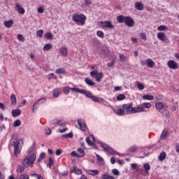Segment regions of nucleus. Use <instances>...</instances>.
<instances>
[{
    "label": "nucleus",
    "mask_w": 179,
    "mask_h": 179,
    "mask_svg": "<svg viewBox=\"0 0 179 179\" xmlns=\"http://www.w3.org/2000/svg\"><path fill=\"white\" fill-rule=\"evenodd\" d=\"M35 149V144L33 143L28 149V156H30L31 155H36V153L34 152Z\"/></svg>",
    "instance_id": "obj_18"
},
{
    "label": "nucleus",
    "mask_w": 179,
    "mask_h": 179,
    "mask_svg": "<svg viewBox=\"0 0 179 179\" xmlns=\"http://www.w3.org/2000/svg\"><path fill=\"white\" fill-rule=\"evenodd\" d=\"M96 36L100 37V38H104V32H103V31H97Z\"/></svg>",
    "instance_id": "obj_44"
},
{
    "label": "nucleus",
    "mask_w": 179,
    "mask_h": 179,
    "mask_svg": "<svg viewBox=\"0 0 179 179\" xmlns=\"http://www.w3.org/2000/svg\"><path fill=\"white\" fill-rule=\"evenodd\" d=\"M24 169H26V166L23 165H18L17 171H19V173H23V171H24Z\"/></svg>",
    "instance_id": "obj_43"
},
{
    "label": "nucleus",
    "mask_w": 179,
    "mask_h": 179,
    "mask_svg": "<svg viewBox=\"0 0 179 179\" xmlns=\"http://www.w3.org/2000/svg\"><path fill=\"white\" fill-rule=\"evenodd\" d=\"M54 163V159L51 158V157H49V163L47 164V166L49 167V169H51V166H52Z\"/></svg>",
    "instance_id": "obj_50"
},
{
    "label": "nucleus",
    "mask_w": 179,
    "mask_h": 179,
    "mask_svg": "<svg viewBox=\"0 0 179 179\" xmlns=\"http://www.w3.org/2000/svg\"><path fill=\"white\" fill-rule=\"evenodd\" d=\"M61 155H62V150L57 149L56 150V156H61Z\"/></svg>",
    "instance_id": "obj_64"
},
{
    "label": "nucleus",
    "mask_w": 179,
    "mask_h": 179,
    "mask_svg": "<svg viewBox=\"0 0 179 179\" xmlns=\"http://www.w3.org/2000/svg\"><path fill=\"white\" fill-rule=\"evenodd\" d=\"M71 90H72V88L69 87H66L65 88H64L63 92L64 94H68V93H69Z\"/></svg>",
    "instance_id": "obj_49"
},
{
    "label": "nucleus",
    "mask_w": 179,
    "mask_h": 179,
    "mask_svg": "<svg viewBox=\"0 0 179 179\" xmlns=\"http://www.w3.org/2000/svg\"><path fill=\"white\" fill-rule=\"evenodd\" d=\"M45 101H47V99L45 98L39 99L38 101H36L33 106V110H32L33 113H36V108H37V106H36L43 104V103H45Z\"/></svg>",
    "instance_id": "obj_12"
},
{
    "label": "nucleus",
    "mask_w": 179,
    "mask_h": 179,
    "mask_svg": "<svg viewBox=\"0 0 179 179\" xmlns=\"http://www.w3.org/2000/svg\"><path fill=\"white\" fill-rule=\"evenodd\" d=\"M71 155L73 156V157H80L79 154L76 153V151H73Z\"/></svg>",
    "instance_id": "obj_60"
},
{
    "label": "nucleus",
    "mask_w": 179,
    "mask_h": 179,
    "mask_svg": "<svg viewBox=\"0 0 179 179\" xmlns=\"http://www.w3.org/2000/svg\"><path fill=\"white\" fill-rule=\"evenodd\" d=\"M159 113L165 115L166 118L170 117V112H169V110H167V108H166L165 106H164L161 110H159Z\"/></svg>",
    "instance_id": "obj_14"
},
{
    "label": "nucleus",
    "mask_w": 179,
    "mask_h": 179,
    "mask_svg": "<svg viewBox=\"0 0 179 179\" xmlns=\"http://www.w3.org/2000/svg\"><path fill=\"white\" fill-rule=\"evenodd\" d=\"M18 179H29V175L27 174H21L20 177H18Z\"/></svg>",
    "instance_id": "obj_52"
},
{
    "label": "nucleus",
    "mask_w": 179,
    "mask_h": 179,
    "mask_svg": "<svg viewBox=\"0 0 179 179\" xmlns=\"http://www.w3.org/2000/svg\"><path fill=\"white\" fill-rule=\"evenodd\" d=\"M12 146L14 148V156L17 157L20 155L22 147L23 146V139L16 140L11 142Z\"/></svg>",
    "instance_id": "obj_3"
},
{
    "label": "nucleus",
    "mask_w": 179,
    "mask_h": 179,
    "mask_svg": "<svg viewBox=\"0 0 179 179\" xmlns=\"http://www.w3.org/2000/svg\"><path fill=\"white\" fill-rule=\"evenodd\" d=\"M17 40H19V41H22L23 43L24 41V36H23L22 34H17Z\"/></svg>",
    "instance_id": "obj_53"
},
{
    "label": "nucleus",
    "mask_w": 179,
    "mask_h": 179,
    "mask_svg": "<svg viewBox=\"0 0 179 179\" xmlns=\"http://www.w3.org/2000/svg\"><path fill=\"white\" fill-rule=\"evenodd\" d=\"M124 23L128 27H132L135 24V21L132 17L126 16Z\"/></svg>",
    "instance_id": "obj_9"
},
{
    "label": "nucleus",
    "mask_w": 179,
    "mask_h": 179,
    "mask_svg": "<svg viewBox=\"0 0 179 179\" xmlns=\"http://www.w3.org/2000/svg\"><path fill=\"white\" fill-rule=\"evenodd\" d=\"M12 24H13V20H10L8 21H4V26L6 27H12Z\"/></svg>",
    "instance_id": "obj_30"
},
{
    "label": "nucleus",
    "mask_w": 179,
    "mask_h": 179,
    "mask_svg": "<svg viewBox=\"0 0 179 179\" xmlns=\"http://www.w3.org/2000/svg\"><path fill=\"white\" fill-rule=\"evenodd\" d=\"M38 13H44V6H41L39 8H38Z\"/></svg>",
    "instance_id": "obj_57"
},
{
    "label": "nucleus",
    "mask_w": 179,
    "mask_h": 179,
    "mask_svg": "<svg viewBox=\"0 0 179 179\" xmlns=\"http://www.w3.org/2000/svg\"><path fill=\"white\" fill-rule=\"evenodd\" d=\"M55 73H57V75H62L65 73V69L59 68L57 69L55 71Z\"/></svg>",
    "instance_id": "obj_39"
},
{
    "label": "nucleus",
    "mask_w": 179,
    "mask_h": 179,
    "mask_svg": "<svg viewBox=\"0 0 179 179\" xmlns=\"http://www.w3.org/2000/svg\"><path fill=\"white\" fill-rule=\"evenodd\" d=\"M72 92H76L77 93H80L81 94H85V96H86L87 97V99H92V92L90 91L87 92L86 90H80L78 87H73V89H71Z\"/></svg>",
    "instance_id": "obj_7"
},
{
    "label": "nucleus",
    "mask_w": 179,
    "mask_h": 179,
    "mask_svg": "<svg viewBox=\"0 0 179 179\" xmlns=\"http://www.w3.org/2000/svg\"><path fill=\"white\" fill-rule=\"evenodd\" d=\"M120 61H123V62H125V61H127V57H125V55L122 54L120 55Z\"/></svg>",
    "instance_id": "obj_58"
},
{
    "label": "nucleus",
    "mask_w": 179,
    "mask_h": 179,
    "mask_svg": "<svg viewBox=\"0 0 179 179\" xmlns=\"http://www.w3.org/2000/svg\"><path fill=\"white\" fill-rule=\"evenodd\" d=\"M102 179H115V178H114V176H111L110 175H108V173H103L101 176Z\"/></svg>",
    "instance_id": "obj_35"
},
{
    "label": "nucleus",
    "mask_w": 179,
    "mask_h": 179,
    "mask_svg": "<svg viewBox=\"0 0 179 179\" xmlns=\"http://www.w3.org/2000/svg\"><path fill=\"white\" fill-rule=\"evenodd\" d=\"M140 37H141V40H145V41H146V34L141 33L140 34Z\"/></svg>",
    "instance_id": "obj_61"
},
{
    "label": "nucleus",
    "mask_w": 179,
    "mask_h": 179,
    "mask_svg": "<svg viewBox=\"0 0 179 179\" xmlns=\"http://www.w3.org/2000/svg\"><path fill=\"white\" fill-rule=\"evenodd\" d=\"M91 99L92 100V101H94L95 103H100V101L103 100L101 98H99L94 95H92Z\"/></svg>",
    "instance_id": "obj_38"
},
{
    "label": "nucleus",
    "mask_w": 179,
    "mask_h": 179,
    "mask_svg": "<svg viewBox=\"0 0 179 179\" xmlns=\"http://www.w3.org/2000/svg\"><path fill=\"white\" fill-rule=\"evenodd\" d=\"M137 87H138V90H143V89H145V85H143V84L139 83L137 84Z\"/></svg>",
    "instance_id": "obj_54"
},
{
    "label": "nucleus",
    "mask_w": 179,
    "mask_h": 179,
    "mask_svg": "<svg viewBox=\"0 0 179 179\" xmlns=\"http://www.w3.org/2000/svg\"><path fill=\"white\" fill-rule=\"evenodd\" d=\"M45 134L47 135H51V129L50 127H46L45 129Z\"/></svg>",
    "instance_id": "obj_56"
},
{
    "label": "nucleus",
    "mask_w": 179,
    "mask_h": 179,
    "mask_svg": "<svg viewBox=\"0 0 179 179\" xmlns=\"http://www.w3.org/2000/svg\"><path fill=\"white\" fill-rule=\"evenodd\" d=\"M10 99L12 106H16V103H17V99H16V95L15 94H11Z\"/></svg>",
    "instance_id": "obj_19"
},
{
    "label": "nucleus",
    "mask_w": 179,
    "mask_h": 179,
    "mask_svg": "<svg viewBox=\"0 0 179 179\" xmlns=\"http://www.w3.org/2000/svg\"><path fill=\"white\" fill-rule=\"evenodd\" d=\"M71 173H75V174H82V171L76 166H73L71 170Z\"/></svg>",
    "instance_id": "obj_21"
},
{
    "label": "nucleus",
    "mask_w": 179,
    "mask_h": 179,
    "mask_svg": "<svg viewBox=\"0 0 179 179\" xmlns=\"http://www.w3.org/2000/svg\"><path fill=\"white\" fill-rule=\"evenodd\" d=\"M72 20L76 23H80L83 26L86 23V16L83 14H74Z\"/></svg>",
    "instance_id": "obj_5"
},
{
    "label": "nucleus",
    "mask_w": 179,
    "mask_h": 179,
    "mask_svg": "<svg viewBox=\"0 0 179 179\" xmlns=\"http://www.w3.org/2000/svg\"><path fill=\"white\" fill-rule=\"evenodd\" d=\"M45 157V152H41L39 156V158L38 159V163H40V162H41L43 159H44Z\"/></svg>",
    "instance_id": "obj_47"
},
{
    "label": "nucleus",
    "mask_w": 179,
    "mask_h": 179,
    "mask_svg": "<svg viewBox=\"0 0 179 179\" xmlns=\"http://www.w3.org/2000/svg\"><path fill=\"white\" fill-rule=\"evenodd\" d=\"M143 107L144 108H150V107H152V103L145 102L143 103Z\"/></svg>",
    "instance_id": "obj_46"
},
{
    "label": "nucleus",
    "mask_w": 179,
    "mask_h": 179,
    "mask_svg": "<svg viewBox=\"0 0 179 179\" xmlns=\"http://www.w3.org/2000/svg\"><path fill=\"white\" fill-rule=\"evenodd\" d=\"M50 50H52V45L50 43H47L43 47V51H50Z\"/></svg>",
    "instance_id": "obj_32"
},
{
    "label": "nucleus",
    "mask_w": 179,
    "mask_h": 179,
    "mask_svg": "<svg viewBox=\"0 0 179 179\" xmlns=\"http://www.w3.org/2000/svg\"><path fill=\"white\" fill-rule=\"evenodd\" d=\"M16 8H17V12H18V13H20V15H24V8H23V7H22V6H20V4L17 3Z\"/></svg>",
    "instance_id": "obj_22"
},
{
    "label": "nucleus",
    "mask_w": 179,
    "mask_h": 179,
    "mask_svg": "<svg viewBox=\"0 0 179 179\" xmlns=\"http://www.w3.org/2000/svg\"><path fill=\"white\" fill-rule=\"evenodd\" d=\"M127 96L124 94H120L119 95L117 96L116 99L117 101H121L122 100H125Z\"/></svg>",
    "instance_id": "obj_33"
},
{
    "label": "nucleus",
    "mask_w": 179,
    "mask_h": 179,
    "mask_svg": "<svg viewBox=\"0 0 179 179\" xmlns=\"http://www.w3.org/2000/svg\"><path fill=\"white\" fill-rule=\"evenodd\" d=\"M117 114L119 115H124V114H125V110L123 108H119L117 109Z\"/></svg>",
    "instance_id": "obj_51"
},
{
    "label": "nucleus",
    "mask_w": 179,
    "mask_h": 179,
    "mask_svg": "<svg viewBox=\"0 0 179 179\" xmlns=\"http://www.w3.org/2000/svg\"><path fill=\"white\" fill-rule=\"evenodd\" d=\"M60 120H58L57 119H53L50 121V124H59Z\"/></svg>",
    "instance_id": "obj_63"
},
{
    "label": "nucleus",
    "mask_w": 179,
    "mask_h": 179,
    "mask_svg": "<svg viewBox=\"0 0 179 179\" xmlns=\"http://www.w3.org/2000/svg\"><path fill=\"white\" fill-rule=\"evenodd\" d=\"M143 167L145 170L147 174L149 173V170H150V164L148 163L143 164Z\"/></svg>",
    "instance_id": "obj_36"
},
{
    "label": "nucleus",
    "mask_w": 179,
    "mask_h": 179,
    "mask_svg": "<svg viewBox=\"0 0 179 179\" xmlns=\"http://www.w3.org/2000/svg\"><path fill=\"white\" fill-rule=\"evenodd\" d=\"M86 171L87 174H89L90 176H99V173H100L99 170L90 169V170H87Z\"/></svg>",
    "instance_id": "obj_20"
},
{
    "label": "nucleus",
    "mask_w": 179,
    "mask_h": 179,
    "mask_svg": "<svg viewBox=\"0 0 179 179\" xmlns=\"http://www.w3.org/2000/svg\"><path fill=\"white\" fill-rule=\"evenodd\" d=\"M155 107L157 111H159L164 107V105L161 102H158L155 104Z\"/></svg>",
    "instance_id": "obj_34"
},
{
    "label": "nucleus",
    "mask_w": 179,
    "mask_h": 179,
    "mask_svg": "<svg viewBox=\"0 0 179 179\" xmlns=\"http://www.w3.org/2000/svg\"><path fill=\"white\" fill-rule=\"evenodd\" d=\"M94 142H96V138H94V136L90 135L88 137L86 138V143L89 146H94V148L97 150L99 149V147H97L96 145H94Z\"/></svg>",
    "instance_id": "obj_8"
},
{
    "label": "nucleus",
    "mask_w": 179,
    "mask_h": 179,
    "mask_svg": "<svg viewBox=\"0 0 179 179\" xmlns=\"http://www.w3.org/2000/svg\"><path fill=\"white\" fill-rule=\"evenodd\" d=\"M115 64V59H113V60H111L110 62L108 63L107 66H108V68H111V66H114Z\"/></svg>",
    "instance_id": "obj_55"
},
{
    "label": "nucleus",
    "mask_w": 179,
    "mask_h": 179,
    "mask_svg": "<svg viewBox=\"0 0 179 179\" xmlns=\"http://www.w3.org/2000/svg\"><path fill=\"white\" fill-rule=\"evenodd\" d=\"M21 124L22 122L20 121V120H17L14 122L13 127L15 128H17V127H20Z\"/></svg>",
    "instance_id": "obj_41"
},
{
    "label": "nucleus",
    "mask_w": 179,
    "mask_h": 179,
    "mask_svg": "<svg viewBox=\"0 0 179 179\" xmlns=\"http://www.w3.org/2000/svg\"><path fill=\"white\" fill-rule=\"evenodd\" d=\"M97 160L99 163H101V164H104V159L102 158L101 156H100V155L99 154H96Z\"/></svg>",
    "instance_id": "obj_40"
},
{
    "label": "nucleus",
    "mask_w": 179,
    "mask_h": 179,
    "mask_svg": "<svg viewBox=\"0 0 179 179\" xmlns=\"http://www.w3.org/2000/svg\"><path fill=\"white\" fill-rule=\"evenodd\" d=\"M157 30L159 31H163L164 30H167V27L166 25H161L157 27Z\"/></svg>",
    "instance_id": "obj_45"
},
{
    "label": "nucleus",
    "mask_w": 179,
    "mask_h": 179,
    "mask_svg": "<svg viewBox=\"0 0 179 179\" xmlns=\"http://www.w3.org/2000/svg\"><path fill=\"white\" fill-rule=\"evenodd\" d=\"M137 150H138V146L133 145V146L129 148L127 150V152H128L129 153H134V152H136Z\"/></svg>",
    "instance_id": "obj_25"
},
{
    "label": "nucleus",
    "mask_w": 179,
    "mask_h": 179,
    "mask_svg": "<svg viewBox=\"0 0 179 179\" xmlns=\"http://www.w3.org/2000/svg\"><path fill=\"white\" fill-rule=\"evenodd\" d=\"M133 106L134 103H130L129 104H123L122 108L127 110V113H131V114H136V113H143V111H145L143 107H134Z\"/></svg>",
    "instance_id": "obj_1"
},
{
    "label": "nucleus",
    "mask_w": 179,
    "mask_h": 179,
    "mask_svg": "<svg viewBox=\"0 0 179 179\" xmlns=\"http://www.w3.org/2000/svg\"><path fill=\"white\" fill-rule=\"evenodd\" d=\"M68 138H70V139H72L73 138V135H63L62 139H68Z\"/></svg>",
    "instance_id": "obj_59"
},
{
    "label": "nucleus",
    "mask_w": 179,
    "mask_h": 179,
    "mask_svg": "<svg viewBox=\"0 0 179 179\" xmlns=\"http://www.w3.org/2000/svg\"><path fill=\"white\" fill-rule=\"evenodd\" d=\"M144 100H155V96L150 94H145L142 96Z\"/></svg>",
    "instance_id": "obj_29"
},
{
    "label": "nucleus",
    "mask_w": 179,
    "mask_h": 179,
    "mask_svg": "<svg viewBox=\"0 0 179 179\" xmlns=\"http://www.w3.org/2000/svg\"><path fill=\"white\" fill-rule=\"evenodd\" d=\"M11 114L14 117H19L22 114V110L20 109H14L12 110Z\"/></svg>",
    "instance_id": "obj_17"
},
{
    "label": "nucleus",
    "mask_w": 179,
    "mask_h": 179,
    "mask_svg": "<svg viewBox=\"0 0 179 179\" xmlns=\"http://www.w3.org/2000/svg\"><path fill=\"white\" fill-rule=\"evenodd\" d=\"M45 37L47 40H52L54 34H52V33L51 32H48L45 34Z\"/></svg>",
    "instance_id": "obj_37"
},
{
    "label": "nucleus",
    "mask_w": 179,
    "mask_h": 179,
    "mask_svg": "<svg viewBox=\"0 0 179 179\" xmlns=\"http://www.w3.org/2000/svg\"><path fill=\"white\" fill-rule=\"evenodd\" d=\"M43 34H44V31L43 29H40L36 32L37 37H39L40 38L43 37Z\"/></svg>",
    "instance_id": "obj_42"
},
{
    "label": "nucleus",
    "mask_w": 179,
    "mask_h": 179,
    "mask_svg": "<svg viewBox=\"0 0 179 179\" xmlns=\"http://www.w3.org/2000/svg\"><path fill=\"white\" fill-rule=\"evenodd\" d=\"M90 75L99 83H100V82H101V79H103V78H104V73H103V72L99 73V71H97L96 70H94V71H91Z\"/></svg>",
    "instance_id": "obj_6"
},
{
    "label": "nucleus",
    "mask_w": 179,
    "mask_h": 179,
    "mask_svg": "<svg viewBox=\"0 0 179 179\" xmlns=\"http://www.w3.org/2000/svg\"><path fill=\"white\" fill-rule=\"evenodd\" d=\"M102 27H106L107 29H114V26L111 21L101 22Z\"/></svg>",
    "instance_id": "obj_13"
},
{
    "label": "nucleus",
    "mask_w": 179,
    "mask_h": 179,
    "mask_svg": "<svg viewBox=\"0 0 179 179\" xmlns=\"http://www.w3.org/2000/svg\"><path fill=\"white\" fill-rule=\"evenodd\" d=\"M166 156H167V154H166V152L162 151V152L159 154V157H158V159H159V160L160 162H163L164 160L166 159Z\"/></svg>",
    "instance_id": "obj_24"
},
{
    "label": "nucleus",
    "mask_w": 179,
    "mask_h": 179,
    "mask_svg": "<svg viewBox=\"0 0 179 179\" xmlns=\"http://www.w3.org/2000/svg\"><path fill=\"white\" fill-rule=\"evenodd\" d=\"M78 124L80 127V129L81 131H83L84 132L87 129V126L86 125V123H85V121H83L82 119L78 120Z\"/></svg>",
    "instance_id": "obj_11"
},
{
    "label": "nucleus",
    "mask_w": 179,
    "mask_h": 179,
    "mask_svg": "<svg viewBox=\"0 0 179 179\" xmlns=\"http://www.w3.org/2000/svg\"><path fill=\"white\" fill-rule=\"evenodd\" d=\"M143 3L141 2H136L135 3V8L137 9V10H143Z\"/></svg>",
    "instance_id": "obj_26"
},
{
    "label": "nucleus",
    "mask_w": 179,
    "mask_h": 179,
    "mask_svg": "<svg viewBox=\"0 0 179 179\" xmlns=\"http://www.w3.org/2000/svg\"><path fill=\"white\" fill-rule=\"evenodd\" d=\"M85 82L88 86H96V83L93 82L89 78H85Z\"/></svg>",
    "instance_id": "obj_23"
},
{
    "label": "nucleus",
    "mask_w": 179,
    "mask_h": 179,
    "mask_svg": "<svg viewBox=\"0 0 179 179\" xmlns=\"http://www.w3.org/2000/svg\"><path fill=\"white\" fill-rule=\"evenodd\" d=\"M167 65L170 69H178L179 64L174 60H169L167 62Z\"/></svg>",
    "instance_id": "obj_10"
},
{
    "label": "nucleus",
    "mask_w": 179,
    "mask_h": 179,
    "mask_svg": "<svg viewBox=\"0 0 179 179\" xmlns=\"http://www.w3.org/2000/svg\"><path fill=\"white\" fill-rule=\"evenodd\" d=\"M145 64L147 65L148 68H155V65H156L152 59H147Z\"/></svg>",
    "instance_id": "obj_15"
},
{
    "label": "nucleus",
    "mask_w": 179,
    "mask_h": 179,
    "mask_svg": "<svg viewBox=\"0 0 179 179\" xmlns=\"http://www.w3.org/2000/svg\"><path fill=\"white\" fill-rule=\"evenodd\" d=\"M37 157L36 155H27L22 162V166L27 169V167H33L34 166V162H36V159Z\"/></svg>",
    "instance_id": "obj_2"
},
{
    "label": "nucleus",
    "mask_w": 179,
    "mask_h": 179,
    "mask_svg": "<svg viewBox=\"0 0 179 179\" xmlns=\"http://www.w3.org/2000/svg\"><path fill=\"white\" fill-rule=\"evenodd\" d=\"M117 21L118 23H125V16L122 15L117 16Z\"/></svg>",
    "instance_id": "obj_28"
},
{
    "label": "nucleus",
    "mask_w": 179,
    "mask_h": 179,
    "mask_svg": "<svg viewBox=\"0 0 179 179\" xmlns=\"http://www.w3.org/2000/svg\"><path fill=\"white\" fill-rule=\"evenodd\" d=\"M97 143L100 145L101 148L105 150V152H108V153H110V155H117V156H122L121 153L114 150L113 148L110 147L108 145H107L106 143L101 141H97Z\"/></svg>",
    "instance_id": "obj_4"
},
{
    "label": "nucleus",
    "mask_w": 179,
    "mask_h": 179,
    "mask_svg": "<svg viewBox=\"0 0 179 179\" xmlns=\"http://www.w3.org/2000/svg\"><path fill=\"white\" fill-rule=\"evenodd\" d=\"M131 168L132 170H138V164H131Z\"/></svg>",
    "instance_id": "obj_62"
},
{
    "label": "nucleus",
    "mask_w": 179,
    "mask_h": 179,
    "mask_svg": "<svg viewBox=\"0 0 179 179\" xmlns=\"http://www.w3.org/2000/svg\"><path fill=\"white\" fill-rule=\"evenodd\" d=\"M61 55H64V57H68V49L66 48H62L59 50Z\"/></svg>",
    "instance_id": "obj_27"
},
{
    "label": "nucleus",
    "mask_w": 179,
    "mask_h": 179,
    "mask_svg": "<svg viewBox=\"0 0 179 179\" xmlns=\"http://www.w3.org/2000/svg\"><path fill=\"white\" fill-rule=\"evenodd\" d=\"M77 151L80 153V157H85V156H86V152H85V150H83V148H78Z\"/></svg>",
    "instance_id": "obj_31"
},
{
    "label": "nucleus",
    "mask_w": 179,
    "mask_h": 179,
    "mask_svg": "<svg viewBox=\"0 0 179 179\" xmlns=\"http://www.w3.org/2000/svg\"><path fill=\"white\" fill-rule=\"evenodd\" d=\"M112 173H113V176H116L117 177L120 176V171H118V169H113Z\"/></svg>",
    "instance_id": "obj_48"
},
{
    "label": "nucleus",
    "mask_w": 179,
    "mask_h": 179,
    "mask_svg": "<svg viewBox=\"0 0 179 179\" xmlns=\"http://www.w3.org/2000/svg\"><path fill=\"white\" fill-rule=\"evenodd\" d=\"M157 38L159 40H161V41H166V40H167V36L163 32H159L157 34Z\"/></svg>",
    "instance_id": "obj_16"
}]
</instances>
